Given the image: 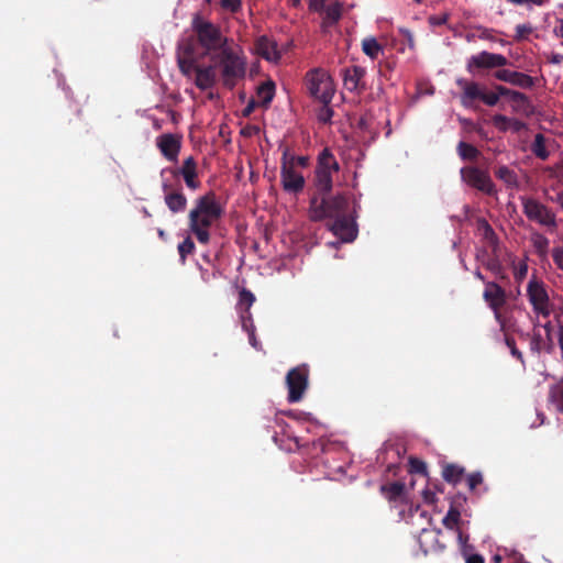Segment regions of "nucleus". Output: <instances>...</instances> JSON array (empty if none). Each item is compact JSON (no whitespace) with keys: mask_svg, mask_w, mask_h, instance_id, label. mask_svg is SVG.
I'll list each match as a JSON object with an SVG mask.
<instances>
[{"mask_svg":"<svg viewBox=\"0 0 563 563\" xmlns=\"http://www.w3.org/2000/svg\"><path fill=\"white\" fill-rule=\"evenodd\" d=\"M222 213V207L213 192H208L196 199L188 213V228L199 243H209L210 229L220 220Z\"/></svg>","mask_w":563,"mask_h":563,"instance_id":"nucleus-1","label":"nucleus"},{"mask_svg":"<svg viewBox=\"0 0 563 563\" xmlns=\"http://www.w3.org/2000/svg\"><path fill=\"white\" fill-rule=\"evenodd\" d=\"M220 68L221 80L224 87L233 89L246 74L247 60L239 45L223 46L222 51L212 58Z\"/></svg>","mask_w":563,"mask_h":563,"instance_id":"nucleus-2","label":"nucleus"},{"mask_svg":"<svg viewBox=\"0 0 563 563\" xmlns=\"http://www.w3.org/2000/svg\"><path fill=\"white\" fill-rule=\"evenodd\" d=\"M356 213V203L350 210L349 197L345 194H336L330 198L313 196L308 209L311 221H321L325 218H340Z\"/></svg>","mask_w":563,"mask_h":563,"instance_id":"nucleus-3","label":"nucleus"},{"mask_svg":"<svg viewBox=\"0 0 563 563\" xmlns=\"http://www.w3.org/2000/svg\"><path fill=\"white\" fill-rule=\"evenodd\" d=\"M191 27L198 43L208 54L218 49L222 51L223 46L230 45L229 38L222 35L220 27L202 18L199 13L194 15Z\"/></svg>","mask_w":563,"mask_h":563,"instance_id":"nucleus-4","label":"nucleus"},{"mask_svg":"<svg viewBox=\"0 0 563 563\" xmlns=\"http://www.w3.org/2000/svg\"><path fill=\"white\" fill-rule=\"evenodd\" d=\"M340 170V164L330 148L324 147L317 157L314 187L320 194H329L333 188V174Z\"/></svg>","mask_w":563,"mask_h":563,"instance_id":"nucleus-5","label":"nucleus"},{"mask_svg":"<svg viewBox=\"0 0 563 563\" xmlns=\"http://www.w3.org/2000/svg\"><path fill=\"white\" fill-rule=\"evenodd\" d=\"M305 84L311 97L321 103H331L335 86L330 74L320 67L310 69L305 76Z\"/></svg>","mask_w":563,"mask_h":563,"instance_id":"nucleus-6","label":"nucleus"},{"mask_svg":"<svg viewBox=\"0 0 563 563\" xmlns=\"http://www.w3.org/2000/svg\"><path fill=\"white\" fill-rule=\"evenodd\" d=\"M163 178L169 175L173 178V184H180L179 178H183L188 189L195 191L200 188L201 181L198 177V165L192 156H188L183 161L179 167L165 168L161 173Z\"/></svg>","mask_w":563,"mask_h":563,"instance_id":"nucleus-7","label":"nucleus"},{"mask_svg":"<svg viewBox=\"0 0 563 563\" xmlns=\"http://www.w3.org/2000/svg\"><path fill=\"white\" fill-rule=\"evenodd\" d=\"M522 211L530 220L539 223L540 225L555 229L558 227L555 213L545 205L539 202L533 198H521Z\"/></svg>","mask_w":563,"mask_h":563,"instance_id":"nucleus-8","label":"nucleus"},{"mask_svg":"<svg viewBox=\"0 0 563 563\" xmlns=\"http://www.w3.org/2000/svg\"><path fill=\"white\" fill-rule=\"evenodd\" d=\"M308 379L309 368L307 365L296 366L287 373L286 385L288 388V402H298L303 398L308 388Z\"/></svg>","mask_w":563,"mask_h":563,"instance_id":"nucleus-9","label":"nucleus"},{"mask_svg":"<svg viewBox=\"0 0 563 563\" xmlns=\"http://www.w3.org/2000/svg\"><path fill=\"white\" fill-rule=\"evenodd\" d=\"M527 294L533 311L538 316L549 317L551 313V305L543 283L534 278L531 279L528 284Z\"/></svg>","mask_w":563,"mask_h":563,"instance_id":"nucleus-10","label":"nucleus"},{"mask_svg":"<svg viewBox=\"0 0 563 563\" xmlns=\"http://www.w3.org/2000/svg\"><path fill=\"white\" fill-rule=\"evenodd\" d=\"M162 190L164 201L168 210L173 213L184 212L187 208V198L181 191L180 184H173L172 179L163 178Z\"/></svg>","mask_w":563,"mask_h":563,"instance_id":"nucleus-11","label":"nucleus"},{"mask_svg":"<svg viewBox=\"0 0 563 563\" xmlns=\"http://www.w3.org/2000/svg\"><path fill=\"white\" fill-rule=\"evenodd\" d=\"M280 185L286 192L297 195L303 190L306 179L300 169L292 167L290 163L282 161Z\"/></svg>","mask_w":563,"mask_h":563,"instance_id":"nucleus-12","label":"nucleus"},{"mask_svg":"<svg viewBox=\"0 0 563 563\" xmlns=\"http://www.w3.org/2000/svg\"><path fill=\"white\" fill-rule=\"evenodd\" d=\"M508 63V59L501 54L489 53L483 51L468 58L466 69L471 74H475L478 69H492L504 67Z\"/></svg>","mask_w":563,"mask_h":563,"instance_id":"nucleus-13","label":"nucleus"},{"mask_svg":"<svg viewBox=\"0 0 563 563\" xmlns=\"http://www.w3.org/2000/svg\"><path fill=\"white\" fill-rule=\"evenodd\" d=\"M461 177L468 186H472L485 194L492 195L495 192L494 184L489 175L477 167L462 168Z\"/></svg>","mask_w":563,"mask_h":563,"instance_id":"nucleus-14","label":"nucleus"},{"mask_svg":"<svg viewBox=\"0 0 563 563\" xmlns=\"http://www.w3.org/2000/svg\"><path fill=\"white\" fill-rule=\"evenodd\" d=\"M483 298L488 305V307L494 311L495 317L499 318L500 309L505 306L507 300V295L505 289L496 284L495 282L485 283V289L483 292Z\"/></svg>","mask_w":563,"mask_h":563,"instance_id":"nucleus-15","label":"nucleus"},{"mask_svg":"<svg viewBox=\"0 0 563 563\" xmlns=\"http://www.w3.org/2000/svg\"><path fill=\"white\" fill-rule=\"evenodd\" d=\"M355 214L334 218V222L330 224V231L336 235L342 242H352L357 234L356 224L354 222Z\"/></svg>","mask_w":563,"mask_h":563,"instance_id":"nucleus-16","label":"nucleus"},{"mask_svg":"<svg viewBox=\"0 0 563 563\" xmlns=\"http://www.w3.org/2000/svg\"><path fill=\"white\" fill-rule=\"evenodd\" d=\"M156 145L166 159L177 162L181 147V137L179 135L172 133L162 134L156 139Z\"/></svg>","mask_w":563,"mask_h":563,"instance_id":"nucleus-17","label":"nucleus"},{"mask_svg":"<svg viewBox=\"0 0 563 563\" xmlns=\"http://www.w3.org/2000/svg\"><path fill=\"white\" fill-rule=\"evenodd\" d=\"M255 51L262 58L274 64L280 60L283 54L277 42L267 35H262L256 40Z\"/></svg>","mask_w":563,"mask_h":563,"instance_id":"nucleus-18","label":"nucleus"},{"mask_svg":"<svg viewBox=\"0 0 563 563\" xmlns=\"http://www.w3.org/2000/svg\"><path fill=\"white\" fill-rule=\"evenodd\" d=\"M442 532L441 530L435 529H422L419 537L418 542L420 549L424 554L439 552L444 549V544L440 542V537Z\"/></svg>","mask_w":563,"mask_h":563,"instance_id":"nucleus-19","label":"nucleus"},{"mask_svg":"<svg viewBox=\"0 0 563 563\" xmlns=\"http://www.w3.org/2000/svg\"><path fill=\"white\" fill-rule=\"evenodd\" d=\"M365 68L357 65L345 68L343 70V84L345 89H347L349 91L364 89L365 85L363 82V79L365 77Z\"/></svg>","mask_w":563,"mask_h":563,"instance_id":"nucleus-20","label":"nucleus"},{"mask_svg":"<svg viewBox=\"0 0 563 563\" xmlns=\"http://www.w3.org/2000/svg\"><path fill=\"white\" fill-rule=\"evenodd\" d=\"M457 86L462 89L461 102L463 106L468 107L475 100H481L483 93L482 87L475 81H468L463 78L456 80Z\"/></svg>","mask_w":563,"mask_h":563,"instance_id":"nucleus-21","label":"nucleus"},{"mask_svg":"<svg viewBox=\"0 0 563 563\" xmlns=\"http://www.w3.org/2000/svg\"><path fill=\"white\" fill-rule=\"evenodd\" d=\"M194 82L200 90H208L213 88L217 82L216 66L209 65L199 66V68H196Z\"/></svg>","mask_w":563,"mask_h":563,"instance_id":"nucleus-22","label":"nucleus"},{"mask_svg":"<svg viewBox=\"0 0 563 563\" xmlns=\"http://www.w3.org/2000/svg\"><path fill=\"white\" fill-rule=\"evenodd\" d=\"M496 78L516 86H520L523 88H530L533 86V79L531 76L518 73V71H511L508 69H501L498 70L495 74Z\"/></svg>","mask_w":563,"mask_h":563,"instance_id":"nucleus-23","label":"nucleus"},{"mask_svg":"<svg viewBox=\"0 0 563 563\" xmlns=\"http://www.w3.org/2000/svg\"><path fill=\"white\" fill-rule=\"evenodd\" d=\"M493 124L497 130L501 132L512 131L514 133H519L527 129V124L525 122L515 118H508L503 114L494 115Z\"/></svg>","mask_w":563,"mask_h":563,"instance_id":"nucleus-24","label":"nucleus"},{"mask_svg":"<svg viewBox=\"0 0 563 563\" xmlns=\"http://www.w3.org/2000/svg\"><path fill=\"white\" fill-rule=\"evenodd\" d=\"M275 96V84L272 80L265 81L258 86L255 99L252 104L257 107L267 108Z\"/></svg>","mask_w":563,"mask_h":563,"instance_id":"nucleus-25","label":"nucleus"},{"mask_svg":"<svg viewBox=\"0 0 563 563\" xmlns=\"http://www.w3.org/2000/svg\"><path fill=\"white\" fill-rule=\"evenodd\" d=\"M343 5L341 2L335 1L325 5L321 11L323 13V22L322 25H333L336 24L342 16Z\"/></svg>","mask_w":563,"mask_h":563,"instance_id":"nucleus-26","label":"nucleus"},{"mask_svg":"<svg viewBox=\"0 0 563 563\" xmlns=\"http://www.w3.org/2000/svg\"><path fill=\"white\" fill-rule=\"evenodd\" d=\"M442 525L449 529V530H457L460 528H463L464 522L461 518L460 510L451 505L450 509L448 510L446 515L442 519Z\"/></svg>","mask_w":563,"mask_h":563,"instance_id":"nucleus-27","label":"nucleus"},{"mask_svg":"<svg viewBox=\"0 0 563 563\" xmlns=\"http://www.w3.org/2000/svg\"><path fill=\"white\" fill-rule=\"evenodd\" d=\"M362 51L371 59H376L380 54H383L384 47L374 36H367L362 41Z\"/></svg>","mask_w":563,"mask_h":563,"instance_id":"nucleus-28","label":"nucleus"},{"mask_svg":"<svg viewBox=\"0 0 563 563\" xmlns=\"http://www.w3.org/2000/svg\"><path fill=\"white\" fill-rule=\"evenodd\" d=\"M496 177L505 183V185L509 188H517L519 186V180L516 172L510 169L508 166H500L496 170Z\"/></svg>","mask_w":563,"mask_h":563,"instance_id":"nucleus-29","label":"nucleus"},{"mask_svg":"<svg viewBox=\"0 0 563 563\" xmlns=\"http://www.w3.org/2000/svg\"><path fill=\"white\" fill-rule=\"evenodd\" d=\"M380 492L389 501H396L402 497L405 492V484L400 482H394L388 485H383Z\"/></svg>","mask_w":563,"mask_h":563,"instance_id":"nucleus-30","label":"nucleus"},{"mask_svg":"<svg viewBox=\"0 0 563 563\" xmlns=\"http://www.w3.org/2000/svg\"><path fill=\"white\" fill-rule=\"evenodd\" d=\"M464 474V468L455 465L448 464L443 467L442 476L448 483L457 484L462 481Z\"/></svg>","mask_w":563,"mask_h":563,"instance_id":"nucleus-31","label":"nucleus"},{"mask_svg":"<svg viewBox=\"0 0 563 563\" xmlns=\"http://www.w3.org/2000/svg\"><path fill=\"white\" fill-rule=\"evenodd\" d=\"M176 59L180 73L187 78H191L196 74V68L200 66L195 57H176Z\"/></svg>","mask_w":563,"mask_h":563,"instance_id":"nucleus-32","label":"nucleus"},{"mask_svg":"<svg viewBox=\"0 0 563 563\" xmlns=\"http://www.w3.org/2000/svg\"><path fill=\"white\" fill-rule=\"evenodd\" d=\"M255 301V296L250 290L242 288L239 292V301L236 305V309L240 313L242 312H251L250 309Z\"/></svg>","mask_w":563,"mask_h":563,"instance_id":"nucleus-33","label":"nucleus"},{"mask_svg":"<svg viewBox=\"0 0 563 563\" xmlns=\"http://www.w3.org/2000/svg\"><path fill=\"white\" fill-rule=\"evenodd\" d=\"M282 161L285 163H290L292 165V167L298 168L300 170L306 168L309 165L308 156H297V155L290 153V151L288 148H286L283 152Z\"/></svg>","mask_w":563,"mask_h":563,"instance_id":"nucleus-34","label":"nucleus"},{"mask_svg":"<svg viewBox=\"0 0 563 563\" xmlns=\"http://www.w3.org/2000/svg\"><path fill=\"white\" fill-rule=\"evenodd\" d=\"M531 151L532 153L540 159H547L550 155L549 151L547 150V146H545V137L543 134L541 133H538L536 136H534V141L531 145Z\"/></svg>","mask_w":563,"mask_h":563,"instance_id":"nucleus-35","label":"nucleus"},{"mask_svg":"<svg viewBox=\"0 0 563 563\" xmlns=\"http://www.w3.org/2000/svg\"><path fill=\"white\" fill-rule=\"evenodd\" d=\"M549 399L560 412H563V379L551 387Z\"/></svg>","mask_w":563,"mask_h":563,"instance_id":"nucleus-36","label":"nucleus"},{"mask_svg":"<svg viewBox=\"0 0 563 563\" xmlns=\"http://www.w3.org/2000/svg\"><path fill=\"white\" fill-rule=\"evenodd\" d=\"M457 152L463 159L467 161H476L479 155V151L474 145L466 142L459 143Z\"/></svg>","mask_w":563,"mask_h":563,"instance_id":"nucleus-37","label":"nucleus"},{"mask_svg":"<svg viewBox=\"0 0 563 563\" xmlns=\"http://www.w3.org/2000/svg\"><path fill=\"white\" fill-rule=\"evenodd\" d=\"M195 45L192 40H183L178 43L176 57H194Z\"/></svg>","mask_w":563,"mask_h":563,"instance_id":"nucleus-38","label":"nucleus"},{"mask_svg":"<svg viewBox=\"0 0 563 563\" xmlns=\"http://www.w3.org/2000/svg\"><path fill=\"white\" fill-rule=\"evenodd\" d=\"M178 253L181 263L186 262V258L189 254L195 251V243L190 236H187L181 243L178 244Z\"/></svg>","mask_w":563,"mask_h":563,"instance_id":"nucleus-39","label":"nucleus"},{"mask_svg":"<svg viewBox=\"0 0 563 563\" xmlns=\"http://www.w3.org/2000/svg\"><path fill=\"white\" fill-rule=\"evenodd\" d=\"M530 349L533 352L540 353L541 351L547 350V343L542 338L541 333L537 330L533 331V334L530 340Z\"/></svg>","mask_w":563,"mask_h":563,"instance_id":"nucleus-40","label":"nucleus"},{"mask_svg":"<svg viewBox=\"0 0 563 563\" xmlns=\"http://www.w3.org/2000/svg\"><path fill=\"white\" fill-rule=\"evenodd\" d=\"M528 274V265L525 261L519 263L514 262V277L518 283H521Z\"/></svg>","mask_w":563,"mask_h":563,"instance_id":"nucleus-41","label":"nucleus"},{"mask_svg":"<svg viewBox=\"0 0 563 563\" xmlns=\"http://www.w3.org/2000/svg\"><path fill=\"white\" fill-rule=\"evenodd\" d=\"M333 115V110L330 107V103H322L321 108L318 111V120L322 123H328L331 121Z\"/></svg>","mask_w":563,"mask_h":563,"instance_id":"nucleus-42","label":"nucleus"},{"mask_svg":"<svg viewBox=\"0 0 563 563\" xmlns=\"http://www.w3.org/2000/svg\"><path fill=\"white\" fill-rule=\"evenodd\" d=\"M220 4L224 10L231 13H236L242 9L241 0H220Z\"/></svg>","mask_w":563,"mask_h":563,"instance_id":"nucleus-43","label":"nucleus"},{"mask_svg":"<svg viewBox=\"0 0 563 563\" xmlns=\"http://www.w3.org/2000/svg\"><path fill=\"white\" fill-rule=\"evenodd\" d=\"M240 319H241L242 328L246 333H250V331H255V325H254L251 312L240 313Z\"/></svg>","mask_w":563,"mask_h":563,"instance_id":"nucleus-44","label":"nucleus"},{"mask_svg":"<svg viewBox=\"0 0 563 563\" xmlns=\"http://www.w3.org/2000/svg\"><path fill=\"white\" fill-rule=\"evenodd\" d=\"M533 31V27L530 24H519L516 26V41H521L526 38L529 34H531Z\"/></svg>","mask_w":563,"mask_h":563,"instance_id":"nucleus-45","label":"nucleus"},{"mask_svg":"<svg viewBox=\"0 0 563 563\" xmlns=\"http://www.w3.org/2000/svg\"><path fill=\"white\" fill-rule=\"evenodd\" d=\"M454 531L457 534V541L460 543L462 554L467 551H471V547L468 545V534L463 532V528H460Z\"/></svg>","mask_w":563,"mask_h":563,"instance_id":"nucleus-46","label":"nucleus"},{"mask_svg":"<svg viewBox=\"0 0 563 563\" xmlns=\"http://www.w3.org/2000/svg\"><path fill=\"white\" fill-rule=\"evenodd\" d=\"M501 95H508L510 99L515 102H526L527 97L522 92L519 91H509L504 87L498 88Z\"/></svg>","mask_w":563,"mask_h":563,"instance_id":"nucleus-47","label":"nucleus"},{"mask_svg":"<svg viewBox=\"0 0 563 563\" xmlns=\"http://www.w3.org/2000/svg\"><path fill=\"white\" fill-rule=\"evenodd\" d=\"M201 279L205 283H210L211 280L218 278L220 276V271L218 268H213L212 271L205 269L201 266L199 267Z\"/></svg>","mask_w":563,"mask_h":563,"instance_id":"nucleus-48","label":"nucleus"},{"mask_svg":"<svg viewBox=\"0 0 563 563\" xmlns=\"http://www.w3.org/2000/svg\"><path fill=\"white\" fill-rule=\"evenodd\" d=\"M482 483H483V475L479 472L472 473L467 476V486L471 490H474Z\"/></svg>","mask_w":563,"mask_h":563,"instance_id":"nucleus-49","label":"nucleus"},{"mask_svg":"<svg viewBox=\"0 0 563 563\" xmlns=\"http://www.w3.org/2000/svg\"><path fill=\"white\" fill-rule=\"evenodd\" d=\"M505 342L509 347L511 355L523 363L522 353L517 349L515 340L512 338L506 336Z\"/></svg>","mask_w":563,"mask_h":563,"instance_id":"nucleus-50","label":"nucleus"},{"mask_svg":"<svg viewBox=\"0 0 563 563\" xmlns=\"http://www.w3.org/2000/svg\"><path fill=\"white\" fill-rule=\"evenodd\" d=\"M481 100L485 104H487L489 107H493V106H495L498 102L499 96L497 93L493 92V91L486 92V91L483 90V93L481 96Z\"/></svg>","mask_w":563,"mask_h":563,"instance_id":"nucleus-51","label":"nucleus"},{"mask_svg":"<svg viewBox=\"0 0 563 563\" xmlns=\"http://www.w3.org/2000/svg\"><path fill=\"white\" fill-rule=\"evenodd\" d=\"M422 499L428 505H434L438 500L437 492L429 487L422 490Z\"/></svg>","mask_w":563,"mask_h":563,"instance_id":"nucleus-52","label":"nucleus"},{"mask_svg":"<svg viewBox=\"0 0 563 563\" xmlns=\"http://www.w3.org/2000/svg\"><path fill=\"white\" fill-rule=\"evenodd\" d=\"M479 227L484 231L485 239H487L490 242H495L496 241V234H495L493 228L488 224L487 221H485V220L481 221L479 222Z\"/></svg>","mask_w":563,"mask_h":563,"instance_id":"nucleus-53","label":"nucleus"},{"mask_svg":"<svg viewBox=\"0 0 563 563\" xmlns=\"http://www.w3.org/2000/svg\"><path fill=\"white\" fill-rule=\"evenodd\" d=\"M463 556L465 559V563H485L482 555L472 553L471 551L463 553Z\"/></svg>","mask_w":563,"mask_h":563,"instance_id":"nucleus-54","label":"nucleus"},{"mask_svg":"<svg viewBox=\"0 0 563 563\" xmlns=\"http://www.w3.org/2000/svg\"><path fill=\"white\" fill-rule=\"evenodd\" d=\"M487 267L494 273L495 276L501 279L505 278L504 269L498 262H489Z\"/></svg>","mask_w":563,"mask_h":563,"instance_id":"nucleus-55","label":"nucleus"},{"mask_svg":"<svg viewBox=\"0 0 563 563\" xmlns=\"http://www.w3.org/2000/svg\"><path fill=\"white\" fill-rule=\"evenodd\" d=\"M533 243L539 250H545L548 247L549 241L545 236L542 234H534L533 235Z\"/></svg>","mask_w":563,"mask_h":563,"instance_id":"nucleus-56","label":"nucleus"},{"mask_svg":"<svg viewBox=\"0 0 563 563\" xmlns=\"http://www.w3.org/2000/svg\"><path fill=\"white\" fill-rule=\"evenodd\" d=\"M327 0H309V10L313 12H321L325 7Z\"/></svg>","mask_w":563,"mask_h":563,"instance_id":"nucleus-57","label":"nucleus"},{"mask_svg":"<svg viewBox=\"0 0 563 563\" xmlns=\"http://www.w3.org/2000/svg\"><path fill=\"white\" fill-rule=\"evenodd\" d=\"M553 34L562 40V46H563V18H558L555 20V26L553 27Z\"/></svg>","mask_w":563,"mask_h":563,"instance_id":"nucleus-58","label":"nucleus"},{"mask_svg":"<svg viewBox=\"0 0 563 563\" xmlns=\"http://www.w3.org/2000/svg\"><path fill=\"white\" fill-rule=\"evenodd\" d=\"M552 257H553L554 263L558 265V267L563 269V249L562 247L554 249Z\"/></svg>","mask_w":563,"mask_h":563,"instance_id":"nucleus-59","label":"nucleus"},{"mask_svg":"<svg viewBox=\"0 0 563 563\" xmlns=\"http://www.w3.org/2000/svg\"><path fill=\"white\" fill-rule=\"evenodd\" d=\"M411 465H412V467L415 468L416 472H419V473H426L427 472V466H426V464L422 461L411 460Z\"/></svg>","mask_w":563,"mask_h":563,"instance_id":"nucleus-60","label":"nucleus"},{"mask_svg":"<svg viewBox=\"0 0 563 563\" xmlns=\"http://www.w3.org/2000/svg\"><path fill=\"white\" fill-rule=\"evenodd\" d=\"M249 334V341H250V344L256 349V350H261L262 349V345L261 343L258 342V340L256 339V335H255V331H250Z\"/></svg>","mask_w":563,"mask_h":563,"instance_id":"nucleus-61","label":"nucleus"},{"mask_svg":"<svg viewBox=\"0 0 563 563\" xmlns=\"http://www.w3.org/2000/svg\"><path fill=\"white\" fill-rule=\"evenodd\" d=\"M69 111H70V113L80 115L81 111H80V108H79V101L70 102Z\"/></svg>","mask_w":563,"mask_h":563,"instance_id":"nucleus-62","label":"nucleus"},{"mask_svg":"<svg viewBox=\"0 0 563 563\" xmlns=\"http://www.w3.org/2000/svg\"><path fill=\"white\" fill-rule=\"evenodd\" d=\"M448 20V16L446 15H443L441 18H435V16H431L430 18V22L434 25H440V24H443L445 23Z\"/></svg>","mask_w":563,"mask_h":563,"instance_id":"nucleus-63","label":"nucleus"},{"mask_svg":"<svg viewBox=\"0 0 563 563\" xmlns=\"http://www.w3.org/2000/svg\"><path fill=\"white\" fill-rule=\"evenodd\" d=\"M550 62L553 64H561L563 62V55L554 54V55H552Z\"/></svg>","mask_w":563,"mask_h":563,"instance_id":"nucleus-64","label":"nucleus"}]
</instances>
